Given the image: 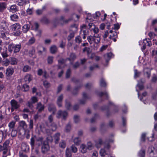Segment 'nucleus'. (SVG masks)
<instances>
[{
  "instance_id": "obj_1",
  "label": "nucleus",
  "mask_w": 157,
  "mask_h": 157,
  "mask_svg": "<svg viewBox=\"0 0 157 157\" xmlns=\"http://www.w3.org/2000/svg\"><path fill=\"white\" fill-rule=\"evenodd\" d=\"M44 138L42 136L36 137V136H33L30 139V144L32 149L34 148L35 146L37 147H40L42 144H43L44 142Z\"/></svg>"
},
{
  "instance_id": "obj_2",
  "label": "nucleus",
  "mask_w": 157,
  "mask_h": 157,
  "mask_svg": "<svg viewBox=\"0 0 157 157\" xmlns=\"http://www.w3.org/2000/svg\"><path fill=\"white\" fill-rule=\"evenodd\" d=\"M13 35L16 36H18L21 33V26L19 23H15L10 26Z\"/></svg>"
},
{
  "instance_id": "obj_3",
  "label": "nucleus",
  "mask_w": 157,
  "mask_h": 157,
  "mask_svg": "<svg viewBox=\"0 0 157 157\" xmlns=\"http://www.w3.org/2000/svg\"><path fill=\"white\" fill-rule=\"evenodd\" d=\"M87 40L90 44H91L93 42L98 44L100 41V38L98 34H94L93 36H88L87 37Z\"/></svg>"
},
{
  "instance_id": "obj_4",
  "label": "nucleus",
  "mask_w": 157,
  "mask_h": 157,
  "mask_svg": "<svg viewBox=\"0 0 157 157\" xmlns=\"http://www.w3.org/2000/svg\"><path fill=\"white\" fill-rule=\"evenodd\" d=\"M21 48V44H12L9 46V51L11 52L13 51L14 53L18 52L20 50Z\"/></svg>"
},
{
  "instance_id": "obj_5",
  "label": "nucleus",
  "mask_w": 157,
  "mask_h": 157,
  "mask_svg": "<svg viewBox=\"0 0 157 157\" xmlns=\"http://www.w3.org/2000/svg\"><path fill=\"white\" fill-rule=\"evenodd\" d=\"M31 101H28L26 104V105L30 109L33 110L34 108L33 104L36 103L38 101V98L36 96H33L30 99Z\"/></svg>"
},
{
  "instance_id": "obj_6",
  "label": "nucleus",
  "mask_w": 157,
  "mask_h": 157,
  "mask_svg": "<svg viewBox=\"0 0 157 157\" xmlns=\"http://www.w3.org/2000/svg\"><path fill=\"white\" fill-rule=\"evenodd\" d=\"M10 143L8 140H6L3 144V146L0 145V151H3V153L4 155L6 154L7 151L9 144Z\"/></svg>"
},
{
  "instance_id": "obj_7",
  "label": "nucleus",
  "mask_w": 157,
  "mask_h": 157,
  "mask_svg": "<svg viewBox=\"0 0 157 157\" xmlns=\"http://www.w3.org/2000/svg\"><path fill=\"white\" fill-rule=\"evenodd\" d=\"M10 103L11 105V112H13L15 109H17L20 107V104L15 100H12Z\"/></svg>"
},
{
  "instance_id": "obj_8",
  "label": "nucleus",
  "mask_w": 157,
  "mask_h": 157,
  "mask_svg": "<svg viewBox=\"0 0 157 157\" xmlns=\"http://www.w3.org/2000/svg\"><path fill=\"white\" fill-rule=\"evenodd\" d=\"M57 117L58 118L62 117L63 119L65 120L67 116L68 113L66 111L59 110L57 113Z\"/></svg>"
},
{
  "instance_id": "obj_9",
  "label": "nucleus",
  "mask_w": 157,
  "mask_h": 157,
  "mask_svg": "<svg viewBox=\"0 0 157 157\" xmlns=\"http://www.w3.org/2000/svg\"><path fill=\"white\" fill-rule=\"evenodd\" d=\"M7 134V131L6 129H4L3 130H0V143L6 138Z\"/></svg>"
},
{
  "instance_id": "obj_10",
  "label": "nucleus",
  "mask_w": 157,
  "mask_h": 157,
  "mask_svg": "<svg viewBox=\"0 0 157 157\" xmlns=\"http://www.w3.org/2000/svg\"><path fill=\"white\" fill-rule=\"evenodd\" d=\"M49 149V146L48 142L47 141L44 142L41 147V152L43 153H45L47 152Z\"/></svg>"
},
{
  "instance_id": "obj_11",
  "label": "nucleus",
  "mask_w": 157,
  "mask_h": 157,
  "mask_svg": "<svg viewBox=\"0 0 157 157\" xmlns=\"http://www.w3.org/2000/svg\"><path fill=\"white\" fill-rule=\"evenodd\" d=\"M143 46L142 48V50L144 51L146 48V46H151V43L150 40L146 39H144L143 42Z\"/></svg>"
},
{
  "instance_id": "obj_12",
  "label": "nucleus",
  "mask_w": 157,
  "mask_h": 157,
  "mask_svg": "<svg viewBox=\"0 0 157 157\" xmlns=\"http://www.w3.org/2000/svg\"><path fill=\"white\" fill-rule=\"evenodd\" d=\"M44 105H42L40 102H39L37 103L36 109L38 110V113H41L42 111L44 110Z\"/></svg>"
},
{
  "instance_id": "obj_13",
  "label": "nucleus",
  "mask_w": 157,
  "mask_h": 157,
  "mask_svg": "<svg viewBox=\"0 0 157 157\" xmlns=\"http://www.w3.org/2000/svg\"><path fill=\"white\" fill-rule=\"evenodd\" d=\"M1 37L3 39L7 40L10 37V35L8 32V31L1 32Z\"/></svg>"
},
{
  "instance_id": "obj_14",
  "label": "nucleus",
  "mask_w": 157,
  "mask_h": 157,
  "mask_svg": "<svg viewBox=\"0 0 157 157\" xmlns=\"http://www.w3.org/2000/svg\"><path fill=\"white\" fill-rule=\"evenodd\" d=\"M14 72V70L12 67H8L6 70V76L10 77L11 76Z\"/></svg>"
},
{
  "instance_id": "obj_15",
  "label": "nucleus",
  "mask_w": 157,
  "mask_h": 157,
  "mask_svg": "<svg viewBox=\"0 0 157 157\" xmlns=\"http://www.w3.org/2000/svg\"><path fill=\"white\" fill-rule=\"evenodd\" d=\"M48 109L49 112H52L53 114H54L56 111V109L55 106L52 104H49Z\"/></svg>"
},
{
  "instance_id": "obj_16",
  "label": "nucleus",
  "mask_w": 157,
  "mask_h": 157,
  "mask_svg": "<svg viewBox=\"0 0 157 157\" xmlns=\"http://www.w3.org/2000/svg\"><path fill=\"white\" fill-rule=\"evenodd\" d=\"M30 22L29 24H26L24 25L22 27L23 32L24 33H26L29 29L30 28Z\"/></svg>"
},
{
  "instance_id": "obj_17",
  "label": "nucleus",
  "mask_w": 157,
  "mask_h": 157,
  "mask_svg": "<svg viewBox=\"0 0 157 157\" xmlns=\"http://www.w3.org/2000/svg\"><path fill=\"white\" fill-rule=\"evenodd\" d=\"M63 98V95L61 94L58 98L57 101V104L59 107H61L62 106V102Z\"/></svg>"
},
{
  "instance_id": "obj_18",
  "label": "nucleus",
  "mask_w": 157,
  "mask_h": 157,
  "mask_svg": "<svg viewBox=\"0 0 157 157\" xmlns=\"http://www.w3.org/2000/svg\"><path fill=\"white\" fill-rule=\"evenodd\" d=\"M88 149L86 147V146L84 144H82L80 148V150L81 153L83 154L85 153L86 152Z\"/></svg>"
},
{
  "instance_id": "obj_19",
  "label": "nucleus",
  "mask_w": 157,
  "mask_h": 157,
  "mask_svg": "<svg viewBox=\"0 0 157 157\" xmlns=\"http://www.w3.org/2000/svg\"><path fill=\"white\" fill-rule=\"evenodd\" d=\"M83 99L79 100L80 104H84L86 102V99L88 98V97L86 95V94L84 92L82 94Z\"/></svg>"
},
{
  "instance_id": "obj_20",
  "label": "nucleus",
  "mask_w": 157,
  "mask_h": 157,
  "mask_svg": "<svg viewBox=\"0 0 157 157\" xmlns=\"http://www.w3.org/2000/svg\"><path fill=\"white\" fill-rule=\"evenodd\" d=\"M117 33L115 32H113V33L110 35L109 38L113 40L114 42H116L117 40L116 38L117 37Z\"/></svg>"
},
{
  "instance_id": "obj_21",
  "label": "nucleus",
  "mask_w": 157,
  "mask_h": 157,
  "mask_svg": "<svg viewBox=\"0 0 157 157\" xmlns=\"http://www.w3.org/2000/svg\"><path fill=\"white\" fill-rule=\"evenodd\" d=\"M60 134L57 133L55 134L54 136V139L55 140V143L56 144H57L60 139Z\"/></svg>"
},
{
  "instance_id": "obj_22",
  "label": "nucleus",
  "mask_w": 157,
  "mask_h": 157,
  "mask_svg": "<svg viewBox=\"0 0 157 157\" xmlns=\"http://www.w3.org/2000/svg\"><path fill=\"white\" fill-rule=\"evenodd\" d=\"M65 107L67 110H70L71 107V105L70 101L66 100L65 101Z\"/></svg>"
},
{
  "instance_id": "obj_23",
  "label": "nucleus",
  "mask_w": 157,
  "mask_h": 157,
  "mask_svg": "<svg viewBox=\"0 0 157 157\" xmlns=\"http://www.w3.org/2000/svg\"><path fill=\"white\" fill-rule=\"evenodd\" d=\"M144 73L148 78H149L151 75V71L148 68H146L144 69Z\"/></svg>"
},
{
  "instance_id": "obj_24",
  "label": "nucleus",
  "mask_w": 157,
  "mask_h": 157,
  "mask_svg": "<svg viewBox=\"0 0 157 157\" xmlns=\"http://www.w3.org/2000/svg\"><path fill=\"white\" fill-rule=\"evenodd\" d=\"M7 27L5 23H2L0 26V31L1 33L2 31L6 32L7 31Z\"/></svg>"
},
{
  "instance_id": "obj_25",
  "label": "nucleus",
  "mask_w": 157,
  "mask_h": 157,
  "mask_svg": "<svg viewBox=\"0 0 157 157\" xmlns=\"http://www.w3.org/2000/svg\"><path fill=\"white\" fill-rule=\"evenodd\" d=\"M19 125L20 127H22L24 130L27 129V125L25 122L24 121H21L19 122Z\"/></svg>"
},
{
  "instance_id": "obj_26",
  "label": "nucleus",
  "mask_w": 157,
  "mask_h": 157,
  "mask_svg": "<svg viewBox=\"0 0 157 157\" xmlns=\"http://www.w3.org/2000/svg\"><path fill=\"white\" fill-rule=\"evenodd\" d=\"M6 8V4L5 2H0V12H3Z\"/></svg>"
},
{
  "instance_id": "obj_27",
  "label": "nucleus",
  "mask_w": 157,
  "mask_h": 157,
  "mask_svg": "<svg viewBox=\"0 0 157 157\" xmlns=\"http://www.w3.org/2000/svg\"><path fill=\"white\" fill-rule=\"evenodd\" d=\"M76 58L75 54L73 53H71L70 55V57L67 58V59L70 62L74 61Z\"/></svg>"
},
{
  "instance_id": "obj_28",
  "label": "nucleus",
  "mask_w": 157,
  "mask_h": 157,
  "mask_svg": "<svg viewBox=\"0 0 157 157\" xmlns=\"http://www.w3.org/2000/svg\"><path fill=\"white\" fill-rule=\"evenodd\" d=\"M145 150L143 149H141L139 152V157H145Z\"/></svg>"
},
{
  "instance_id": "obj_29",
  "label": "nucleus",
  "mask_w": 157,
  "mask_h": 157,
  "mask_svg": "<svg viewBox=\"0 0 157 157\" xmlns=\"http://www.w3.org/2000/svg\"><path fill=\"white\" fill-rule=\"evenodd\" d=\"M31 80V76L29 75H26L24 78V81L27 83H29Z\"/></svg>"
},
{
  "instance_id": "obj_30",
  "label": "nucleus",
  "mask_w": 157,
  "mask_h": 157,
  "mask_svg": "<svg viewBox=\"0 0 157 157\" xmlns=\"http://www.w3.org/2000/svg\"><path fill=\"white\" fill-rule=\"evenodd\" d=\"M10 61V63L11 65H15L17 64V61L15 58H10L9 59Z\"/></svg>"
},
{
  "instance_id": "obj_31",
  "label": "nucleus",
  "mask_w": 157,
  "mask_h": 157,
  "mask_svg": "<svg viewBox=\"0 0 157 157\" xmlns=\"http://www.w3.org/2000/svg\"><path fill=\"white\" fill-rule=\"evenodd\" d=\"M38 48L40 49H42V50H38V53L39 55H41L43 52L46 51V49L44 47L39 46L38 47Z\"/></svg>"
},
{
  "instance_id": "obj_32",
  "label": "nucleus",
  "mask_w": 157,
  "mask_h": 157,
  "mask_svg": "<svg viewBox=\"0 0 157 157\" xmlns=\"http://www.w3.org/2000/svg\"><path fill=\"white\" fill-rule=\"evenodd\" d=\"M57 50V48L55 45H53L50 48V52L52 54L55 53L56 52Z\"/></svg>"
},
{
  "instance_id": "obj_33",
  "label": "nucleus",
  "mask_w": 157,
  "mask_h": 157,
  "mask_svg": "<svg viewBox=\"0 0 157 157\" xmlns=\"http://www.w3.org/2000/svg\"><path fill=\"white\" fill-rule=\"evenodd\" d=\"M15 124V123L14 121H12L11 122H10L8 124V126L9 128V129L10 130L13 129Z\"/></svg>"
},
{
  "instance_id": "obj_34",
  "label": "nucleus",
  "mask_w": 157,
  "mask_h": 157,
  "mask_svg": "<svg viewBox=\"0 0 157 157\" xmlns=\"http://www.w3.org/2000/svg\"><path fill=\"white\" fill-rule=\"evenodd\" d=\"M100 84L101 87H106V84L104 79L103 78H101L100 79Z\"/></svg>"
},
{
  "instance_id": "obj_35",
  "label": "nucleus",
  "mask_w": 157,
  "mask_h": 157,
  "mask_svg": "<svg viewBox=\"0 0 157 157\" xmlns=\"http://www.w3.org/2000/svg\"><path fill=\"white\" fill-rule=\"evenodd\" d=\"M66 157H71L72 155L71 151L69 148H67L65 151Z\"/></svg>"
},
{
  "instance_id": "obj_36",
  "label": "nucleus",
  "mask_w": 157,
  "mask_h": 157,
  "mask_svg": "<svg viewBox=\"0 0 157 157\" xmlns=\"http://www.w3.org/2000/svg\"><path fill=\"white\" fill-rule=\"evenodd\" d=\"M35 52V50L34 48L32 47L30 49L29 52V54L30 56H32L34 55Z\"/></svg>"
},
{
  "instance_id": "obj_37",
  "label": "nucleus",
  "mask_w": 157,
  "mask_h": 157,
  "mask_svg": "<svg viewBox=\"0 0 157 157\" xmlns=\"http://www.w3.org/2000/svg\"><path fill=\"white\" fill-rule=\"evenodd\" d=\"M36 40L34 37H32L29 40L28 42H27V44L28 45H31L35 42Z\"/></svg>"
},
{
  "instance_id": "obj_38",
  "label": "nucleus",
  "mask_w": 157,
  "mask_h": 157,
  "mask_svg": "<svg viewBox=\"0 0 157 157\" xmlns=\"http://www.w3.org/2000/svg\"><path fill=\"white\" fill-rule=\"evenodd\" d=\"M17 6L16 5L12 6L10 9V11L14 13L17 11Z\"/></svg>"
},
{
  "instance_id": "obj_39",
  "label": "nucleus",
  "mask_w": 157,
  "mask_h": 157,
  "mask_svg": "<svg viewBox=\"0 0 157 157\" xmlns=\"http://www.w3.org/2000/svg\"><path fill=\"white\" fill-rule=\"evenodd\" d=\"M54 57L52 56H48L47 58L48 63L49 64H51L53 62Z\"/></svg>"
},
{
  "instance_id": "obj_40",
  "label": "nucleus",
  "mask_w": 157,
  "mask_h": 157,
  "mask_svg": "<svg viewBox=\"0 0 157 157\" xmlns=\"http://www.w3.org/2000/svg\"><path fill=\"white\" fill-rule=\"evenodd\" d=\"M81 142V139L79 137L75 138L74 140V143L77 145H78Z\"/></svg>"
},
{
  "instance_id": "obj_41",
  "label": "nucleus",
  "mask_w": 157,
  "mask_h": 157,
  "mask_svg": "<svg viewBox=\"0 0 157 157\" xmlns=\"http://www.w3.org/2000/svg\"><path fill=\"white\" fill-rule=\"evenodd\" d=\"M10 61L8 59H6L5 61H3L2 62V65L7 66L9 65L10 63Z\"/></svg>"
},
{
  "instance_id": "obj_42",
  "label": "nucleus",
  "mask_w": 157,
  "mask_h": 157,
  "mask_svg": "<svg viewBox=\"0 0 157 157\" xmlns=\"http://www.w3.org/2000/svg\"><path fill=\"white\" fill-rule=\"evenodd\" d=\"M98 95L100 97H101L102 96H105L106 98H108V93L106 91H105L104 92H101L98 94Z\"/></svg>"
},
{
  "instance_id": "obj_43",
  "label": "nucleus",
  "mask_w": 157,
  "mask_h": 157,
  "mask_svg": "<svg viewBox=\"0 0 157 157\" xmlns=\"http://www.w3.org/2000/svg\"><path fill=\"white\" fill-rule=\"evenodd\" d=\"M59 145L60 147L64 148L66 146L65 141L64 140H62L59 143Z\"/></svg>"
},
{
  "instance_id": "obj_44",
  "label": "nucleus",
  "mask_w": 157,
  "mask_h": 157,
  "mask_svg": "<svg viewBox=\"0 0 157 157\" xmlns=\"http://www.w3.org/2000/svg\"><path fill=\"white\" fill-rule=\"evenodd\" d=\"M113 141V140L112 139H111L107 141V140H106L105 142V145H104L105 148H106L107 149H109L110 147V146L109 144V143H107L106 144H105V143H107L108 142H111Z\"/></svg>"
},
{
  "instance_id": "obj_45",
  "label": "nucleus",
  "mask_w": 157,
  "mask_h": 157,
  "mask_svg": "<svg viewBox=\"0 0 157 157\" xmlns=\"http://www.w3.org/2000/svg\"><path fill=\"white\" fill-rule=\"evenodd\" d=\"M155 151H156L155 150V148L153 147H149L148 148L147 152L148 154Z\"/></svg>"
},
{
  "instance_id": "obj_46",
  "label": "nucleus",
  "mask_w": 157,
  "mask_h": 157,
  "mask_svg": "<svg viewBox=\"0 0 157 157\" xmlns=\"http://www.w3.org/2000/svg\"><path fill=\"white\" fill-rule=\"evenodd\" d=\"M1 53V55H2V57L3 58H5L7 57L8 56V55L7 53V50L6 49L4 51H3L2 52V50L0 51Z\"/></svg>"
},
{
  "instance_id": "obj_47",
  "label": "nucleus",
  "mask_w": 157,
  "mask_h": 157,
  "mask_svg": "<svg viewBox=\"0 0 157 157\" xmlns=\"http://www.w3.org/2000/svg\"><path fill=\"white\" fill-rule=\"evenodd\" d=\"M80 35L82 36L84 39H85L86 38V30L81 29V31H80Z\"/></svg>"
},
{
  "instance_id": "obj_48",
  "label": "nucleus",
  "mask_w": 157,
  "mask_h": 157,
  "mask_svg": "<svg viewBox=\"0 0 157 157\" xmlns=\"http://www.w3.org/2000/svg\"><path fill=\"white\" fill-rule=\"evenodd\" d=\"M141 74V72L138 71L137 70H134V78H136L140 76Z\"/></svg>"
},
{
  "instance_id": "obj_49",
  "label": "nucleus",
  "mask_w": 157,
  "mask_h": 157,
  "mask_svg": "<svg viewBox=\"0 0 157 157\" xmlns=\"http://www.w3.org/2000/svg\"><path fill=\"white\" fill-rule=\"evenodd\" d=\"M31 70V67L28 65H25L24 67L23 71L24 72L29 71Z\"/></svg>"
},
{
  "instance_id": "obj_50",
  "label": "nucleus",
  "mask_w": 157,
  "mask_h": 157,
  "mask_svg": "<svg viewBox=\"0 0 157 157\" xmlns=\"http://www.w3.org/2000/svg\"><path fill=\"white\" fill-rule=\"evenodd\" d=\"M157 81V76L154 74L151 79V82L152 83H155Z\"/></svg>"
},
{
  "instance_id": "obj_51",
  "label": "nucleus",
  "mask_w": 157,
  "mask_h": 157,
  "mask_svg": "<svg viewBox=\"0 0 157 157\" xmlns=\"http://www.w3.org/2000/svg\"><path fill=\"white\" fill-rule=\"evenodd\" d=\"M86 147L87 149L89 150L92 149L93 146L92 144L90 142H89L87 143Z\"/></svg>"
},
{
  "instance_id": "obj_52",
  "label": "nucleus",
  "mask_w": 157,
  "mask_h": 157,
  "mask_svg": "<svg viewBox=\"0 0 157 157\" xmlns=\"http://www.w3.org/2000/svg\"><path fill=\"white\" fill-rule=\"evenodd\" d=\"M50 126L51 127V129L52 131H55L56 130L57 127L56 124L54 123H52Z\"/></svg>"
},
{
  "instance_id": "obj_53",
  "label": "nucleus",
  "mask_w": 157,
  "mask_h": 157,
  "mask_svg": "<svg viewBox=\"0 0 157 157\" xmlns=\"http://www.w3.org/2000/svg\"><path fill=\"white\" fill-rule=\"evenodd\" d=\"M10 18L12 21H16L18 19V17L17 15L14 14L11 16Z\"/></svg>"
},
{
  "instance_id": "obj_54",
  "label": "nucleus",
  "mask_w": 157,
  "mask_h": 157,
  "mask_svg": "<svg viewBox=\"0 0 157 157\" xmlns=\"http://www.w3.org/2000/svg\"><path fill=\"white\" fill-rule=\"evenodd\" d=\"M100 153L101 156L104 157L106 155H107L106 151L104 149H101L100 151Z\"/></svg>"
},
{
  "instance_id": "obj_55",
  "label": "nucleus",
  "mask_w": 157,
  "mask_h": 157,
  "mask_svg": "<svg viewBox=\"0 0 157 157\" xmlns=\"http://www.w3.org/2000/svg\"><path fill=\"white\" fill-rule=\"evenodd\" d=\"M72 18L71 17L70 18H69L68 19L66 20H64V17H60V20L64 22H65L66 23H67L68 22H69L71 21L72 19Z\"/></svg>"
},
{
  "instance_id": "obj_56",
  "label": "nucleus",
  "mask_w": 157,
  "mask_h": 157,
  "mask_svg": "<svg viewBox=\"0 0 157 157\" xmlns=\"http://www.w3.org/2000/svg\"><path fill=\"white\" fill-rule=\"evenodd\" d=\"M71 74V70L69 68L67 70L66 74V78H68L70 77Z\"/></svg>"
},
{
  "instance_id": "obj_57",
  "label": "nucleus",
  "mask_w": 157,
  "mask_h": 157,
  "mask_svg": "<svg viewBox=\"0 0 157 157\" xmlns=\"http://www.w3.org/2000/svg\"><path fill=\"white\" fill-rule=\"evenodd\" d=\"M75 36V33L74 32H71L69 35L67 37V39L68 40H70L72 38L74 37Z\"/></svg>"
},
{
  "instance_id": "obj_58",
  "label": "nucleus",
  "mask_w": 157,
  "mask_h": 157,
  "mask_svg": "<svg viewBox=\"0 0 157 157\" xmlns=\"http://www.w3.org/2000/svg\"><path fill=\"white\" fill-rule=\"evenodd\" d=\"M75 41L76 42L78 43H81L82 41L81 37L79 36H78L76 37L75 38Z\"/></svg>"
},
{
  "instance_id": "obj_59",
  "label": "nucleus",
  "mask_w": 157,
  "mask_h": 157,
  "mask_svg": "<svg viewBox=\"0 0 157 157\" xmlns=\"http://www.w3.org/2000/svg\"><path fill=\"white\" fill-rule=\"evenodd\" d=\"M75 122V123L78 122L79 121V116L77 115H75L74 117Z\"/></svg>"
},
{
  "instance_id": "obj_60",
  "label": "nucleus",
  "mask_w": 157,
  "mask_h": 157,
  "mask_svg": "<svg viewBox=\"0 0 157 157\" xmlns=\"http://www.w3.org/2000/svg\"><path fill=\"white\" fill-rule=\"evenodd\" d=\"M41 22L44 24H48L49 23V21L48 19L45 17L43 18L41 20Z\"/></svg>"
},
{
  "instance_id": "obj_61",
  "label": "nucleus",
  "mask_w": 157,
  "mask_h": 157,
  "mask_svg": "<svg viewBox=\"0 0 157 157\" xmlns=\"http://www.w3.org/2000/svg\"><path fill=\"white\" fill-rule=\"evenodd\" d=\"M11 136L13 137H14L17 136V131L16 130L14 129L11 130Z\"/></svg>"
},
{
  "instance_id": "obj_62",
  "label": "nucleus",
  "mask_w": 157,
  "mask_h": 157,
  "mask_svg": "<svg viewBox=\"0 0 157 157\" xmlns=\"http://www.w3.org/2000/svg\"><path fill=\"white\" fill-rule=\"evenodd\" d=\"M100 15V13L98 11L95 13L93 15V17L95 19H97Z\"/></svg>"
},
{
  "instance_id": "obj_63",
  "label": "nucleus",
  "mask_w": 157,
  "mask_h": 157,
  "mask_svg": "<svg viewBox=\"0 0 157 157\" xmlns=\"http://www.w3.org/2000/svg\"><path fill=\"white\" fill-rule=\"evenodd\" d=\"M23 88L24 89V91H26L29 89V86L28 85L26 84H24L23 86Z\"/></svg>"
},
{
  "instance_id": "obj_64",
  "label": "nucleus",
  "mask_w": 157,
  "mask_h": 157,
  "mask_svg": "<svg viewBox=\"0 0 157 157\" xmlns=\"http://www.w3.org/2000/svg\"><path fill=\"white\" fill-rule=\"evenodd\" d=\"M71 148L72 152L76 153L77 151V148L75 146L72 145L71 146Z\"/></svg>"
}]
</instances>
